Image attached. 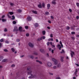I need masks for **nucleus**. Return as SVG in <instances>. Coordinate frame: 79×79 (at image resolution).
Returning a JSON list of instances; mask_svg holds the SVG:
<instances>
[{"label":"nucleus","mask_w":79,"mask_h":79,"mask_svg":"<svg viewBox=\"0 0 79 79\" xmlns=\"http://www.w3.org/2000/svg\"><path fill=\"white\" fill-rule=\"evenodd\" d=\"M27 73L28 75L31 74V76L29 77V78H32L34 77V72H32V70L31 69V68L28 67L27 69Z\"/></svg>","instance_id":"1"},{"label":"nucleus","mask_w":79,"mask_h":79,"mask_svg":"<svg viewBox=\"0 0 79 79\" xmlns=\"http://www.w3.org/2000/svg\"><path fill=\"white\" fill-rule=\"evenodd\" d=\"M45 39V36H43L38 38L37 40L38 41H40V40H42V39H43V40H44V39Z\"/></svg>","instance_id":"2"},{"label":"nucleus","mask_w":79,"mask_h":79,"mask_svg":"<svg viewBox=\"0 0 79 79\" xmlns=\"http://www.w3.org/2000/svg\"><path fill=\"white\" fill-rule=\"evenodd\" d=\"M52 60L54 62L55 64V65H56L58 64V61L54 58L52 59Z\"/></svg>","instance_id":"3"},{"label":"nucleus","mask_w":79,"mask_h":79,"mask_svg":"<svg viewBox=\"0 0 79 79\" xmlns=\"http://www.w3.org/2000/svg\"><path fill=\"white\" fill-rule=\"evenodd\" d=\"M27 20L28 21H31L32 20V18L31 17L29 16L27 17Z\"/></svg>","instance_id":"4"},{"label":"nucleus","mask_w":79,"mask_h":79,"mask_svg":"<svg viewBox=\"0 0 79 79\" xmlns=\"http://www.w3.org/2000/svg\"><path fill=\"white\" fill-rule=\"evenodd\" d=\"M18 31L19 30L18 29V27H14V29L13 30V32H15V31L17 32V31Z\"/></svg>","instance_id":"5"},{"label":"nucleus","mask_w":79,"mask_h":79,"mask_svg":"<svg viewBox=\"0 0 79 79\" xmlns=\"http://www.w3.org/2000/svg\"><path fill=\"white\" fill-rule=\"evenodd\" d=\"M28 45L29 47H31V48H33V47H34V45H33L31 43H29Z\"/></svg>","instance_id":"6"},{"label":"nucleus","mask_w":79,"mask_h":79,"mask_svg":"<svg viewBox=\"0 0 79 79\" xmlns=\"http://www.w3.org/2000/svg\"><path fill=\"white\" fill-rule=\"evenodd\" d=\"M64 56H60V60L62 62H63V61H64V60H63L64 59Z\"/></svg>","instance_id":"7"},{"label":"nucleus","mask_w":79,"mask_h":79,"mask_svg":"<svg viewBox=\"0 0 79 79\" xmlns=\"http://www.w3.org/2000/svg\"><path fill=\"white\" fill-rule=\"evenodd\" d=\"M71 56L72 58L73 57V55H74V52H72V51H71Z\"/></svg>","instance_id":"8"},{"label":"nucleus","mask_w":79,"mask_h":79,"mask_svg":"<svg viewBox=\"0 0 79 79\" xmlns=\"http://www.w3.org/2000/svg\"><path fill=\"white\" fill-rule=\"evenodd\" d=\"M47 65L49 67H50L51 66H52V63H51L48 62L47 64Z\"/></svg>","instance_id":"9"},{"label":"nucleus","mask_w":79,"mask_h":79,"mask_svg":"<svg viewBox=\"0 0 79 79\" xmlns=\"http://www.w3.org/2000/svg\"><path fill=\"white\" fill-rule=\"evenodd\" d=\"M57 47L59 49V50H61V45L60 44L57 45Z\"/></svg>","instance_id":"10"},{"label":"nucleus","mask_w":79,"mask_h":79,"mask_svg":"<svg viewBox=\"0 0 79 79\" xmlns=\"http://www.w3.org/2000/svg\"><path fill=\"white\" fill-rule=\"evenodd\" d=\"M40 50L41 53H45V51L43 49H40Z\"/></svg>","instance_id":"11"},{"label":"nucleus","mask_w":79,"mask_h":79,"mask_svg":"<svg viewBox=\"0 0 79 79\" xmlns=\"http://www.w3.org/2000/svg\"><path fill=\"white\" fill-rule=\"evenodd\" d=\"M47 6V8H48L47 9L48 10H49L50 8V4H48Z\"/></svg>","instance_id":"12"},{"label":"nucleus","mask_w":79,"mask_h":79,"mask_svg":"<svg viewBox=\"0 0 79 79\" xmlns=\"http://www.w3.org/2000/svg\"><path fill=\"white\" fill-rule=\"evenodd\" d=\"M19 30L20 32H22V27H19Z\"/></svg>","instance_id":"13"},{"label":"nucleus","mask_w":79,"mask_h":79,"mask_svg":"<svg viewBox=\"0 0 79 79\" xmlns=\"http://www.w3.org/2000/svg\"><path fill=\"white\" fill-rule=\"evenodd\" d=\"M38 7L39 8H42V6L41 4H39L38 5Z\"/></svg>","instance_id":"14"},{"label":"nucleus","mask_w":79,"mask_h":79,"mask_svg":"<svg viewBox=\"0 0 79 79\" xmlns=\"http://www.w3.org/2000/svg\"><path fill=\"white\" fill-rule=\"evenodd\" d=\"M34 26L35 27H37L39 26V24H38V23H35Z\"/></svg>","instance_id":"15"},{"label":"nucleus","mask_w":79,"mask_h":79,"mask_svg":"<svg viewBox=\"0 0 79 79\" xmlns=\"http://www.w3.org/2000/svg\"><path fill=\"white\" fill-rule=\"evenodd\" d=\"M77 71H78L77 69H76L75 70V71L74 72L75 75H76V74H77Z\"/></svg>","instance_id":"16"},{"label":"nucleus","mask_w":79,"mask_h":79,"mask_svg":"<svg viewBox=\"0 0 79 79\" xmlns=\"http://www.w3.org/2000/svg\"><path fill=\"white\" fill-rule=\"evenodd\" d=\"M32 13H34L35 14H37V12L36 11L33 10H32Z\"/></svg>","instance_id":"17"},{"label":"nucleus","mask_w":79,"mask_h":79,"mask_svg":"<svg viewBox=\"0 0 79 79\" xmlns=\"http://www.w3.org/2000/svg\"><path fill=\"white\" fill-rule=\"evenodd\" d=\"M36 62H37V63H40V64H42V62L40 61L39 60H36Z\"/></svg>","instance_id":"18"},{"label":"nucleus","mask_w":79,"mask_h":79,"mask_svg":"<svg viewBox=\"0 0 79 79\" xmlns=\"http://www.w3.org/2000/svg\"><path fill=\"white\" fill-rule=\"evenodd\" d=\"M45 3L43 2L42 3V6L43 8H45Z\"/></svg>","instance_id":"19"},{"label":"nucleus","mask_w":79,"mask_h":79,"mask_svg":"<svg viewBox=\"0 0 79 79\" xmlns=\"http://www.w3.org/2000/svg\"><path fill=\"white\" fill-rule=\"evenodd\" d=\"M65 53V52L64 49H62V52H60V53Z\"/></svg>","instance_id":"20"},{"label":"nucleus","mask_w":79,"mask_h":79,"mask_svg":"<svg viewBox=\"0 0 79 79\" xmlns=\"http://www.w3.org/2000/svg\"><path fill=\"white\" fill-rule=\"evenodd\" d=\"M2 22H6V19H2Z\"/></svg>","instance_id":"21"},{"label":"nucleus","mask_w":79,"mask_h":79,"mask_svg":"<svg viewBox=\"0 0 79 79\" xmlns=\"http://www.w3.org/2000/svg\"><path fill=\"white\" fill-rule=\"evenodd\" d=\"M57 68H60L61 67V64H59L57 66Z\"/></svg>","instance_id":"22"},{"label":"nucleus","mask_w":79,"mask_h":79,"mask_svg":"<svg viewBox=\"0 0 79 79\" xmlns=\"http://www.w3.org/2000/svg\"><path fill=\"white\" fill-rule=\"evenodd\" d=\"M9 14L10 15H13L14 13L12 12H9Z\"/></svg>","instance_id":"23"},{"label":"nucleus","mask_w":79,"mask_h":79,"mask_svg":"<svg viewBox=\"0 0 79 79\" xmlns=\"http://www.w3.org/2000/svg\"><path fill=\"white\" fill-rule=\"evenodd\" d=\"M12 18L11 19H12V20H13L15 19V16L13 15L12 16Z\"/></svg>","instance_id":"24"},{"label":"nucleus","mask_w":79,"mask_h":79,"mask_svg":"<svg viewBox=\"0 0 79 79\" xmlns=\"http://www.w3.org/2000/svg\"><path fill=\"white\" fill-rule=\"evenodd\" d=\"M11 50L12 52H15V49L13 48H11Z\"/></svg>","instance_id":"25"},{"label":"nucleus","mask_w":79,"mask_h":79,"mask_svg":"<svg viewBox=\"0 0 79 79\" xmlns=\"http://www.w3.org/2000/svg\"><path fill=\"white\" fill-rule=\"evenodd\" d=\"M45 15H49V12H46L45 13Z\"/></svg>","instance_id":"26"},{"label":"nucleus","mask_w":79,"mask_h":79,"mask_svg":"<svg viewBox=\"0 0 79 79\" xmlns=\"http://www.w3.org/2000/svg\"><path fill=\"white\" fill-rule=\"evenodd\" d=\"M3 57L2 56L0 57V61H1L2 60H3Z\"/></svg>","instance_id":"27"},{"label":"nucleus","mask_w":79,"mask_h":79,"mask_svg":"<svg viewBox=\"0 0 79 79\" xmlns=\"http://www.w3.org/2000/svg\"><path fill=\"white\" fill-rule=\"evenodd\" d=\"M10 5H11V6H13L15 5H14V4L12 3H10Z\"/></svg>","instance_id":"28"},{"label":"nucleus","mask_w":79,"mask_h":79,"mask_svg":"<svg viewBox=\"0 0 79 79\" xmlns=\"http://www.w3.org/2000/svg\"><path fill=\"white\" fill-rule=\"evenodd\" d=\"M18 12H19V13H21V12H22V10L20 9H19L18 10Z\"/></svg>","instance_id":"29"},{"label":"nucleus","mask_w":79,"mask_h":79,"mask_svg":"<svg viewBox=\"0 0 79 79\" xmlns=\"http://www.w3.org/2000/svg\"><path fill=\"white\" fill-rule=\"evenodd\" d=\"M69 29H70V27H69L68 26L66 27V29L67 30H69Z\"/></svg>","instance_id":"30"},{"label":"nucleus","mask_w":79,"mask_h":79,"mask_svg":"<svg viewBox=\"0 0 79 79\" xmlns=\"http://www.w3.org/2000/svg\"><path fill=\"white\" fill-rule=\"evenodd\" d=\"M52 4H53V5H55V4H56V2L55 1H52Z\"/></svg>","instance_id":"31"},{"label":"nucleus","mask_w":79,"mask_h":79,"mask_svg":"<svg viewBox=\"0 0 79 79\" xmlns=\"http://www.w3.org/2000/svg\"><path fill=\"white\" fill-rule=\"evenodd\" d=\"M43 34V35H45V31H42Z\"/></svg>","instance_id":"32"},{"label":"nucleus","mask_w":79,"mask_h":79,"mask_svg":"<svg viewBox=\"0 0 79 79\" xmlns=\"http://www.w3.org/2000/svg\"><path fill=\"white\" fill-rule=\"evenodd\" d=\"M13 23L14 24H16V21H14L13 22Z\"/></svg>","instance_id":"33"},{"label":"nucleus","mask_w":79,"mask_h":79,"mask_svg":"<svg viewBox=\"0 0 79 79\" xmlns=\"http://www.w3.org/2000/svg\"><path fill=\"white\" fill-rule=\"evenodd\" d=\"M34 55H38V53L37 52H34L33 53Z\"/></svg>","instance_id":"34"},{"label":"nucleus","mask_w":79,"mask_h":79,"mask_svg":"<svg viewBox=\"0 0 79 79\" xmlns=\"http://www.w3.org/2000/svg\"><path fill=\"white\" fill-rule=\"evenodd\" d=\"M71 34H72V35H73L74 34H75V32L72 31V32H71Z\"/></svg>","instance_id":"35"},{"label":"nucleus","mask_w":79,"mask_h":79,"mask_svg":"<svg viewBox=\"0 0 79 79\" xmlns=\"http://www.w3.org/2000/svg\"><path fill=\"white\" fill-rule=\"evenodd\" d=\"M5 43L6 44H9V43H10V42H9V41H8V40H6L5 42Z\"/></svg>","instance_id":"36"},{"label":"nucleus","mask_w":79,"mask_h":79,"mask_svg":"<svg viewBox=\"0 0 79 79\" xmlns=\"http://www.w3.org/2000/svg\"><path fill=\"white\" fill-rule=\"evenodd\" d=\"M4 31V32H7V31H8V30H7V29L5 28Z\"/></svg>","instance_id":"37"},{"label":"nucleus","mask_w":79,"mask_h":79,"mask_svg":"<svg viewBox=\"0 0 79 79\" xmlns=\"http://www.w3.org/2000/svg\"><path fill=\"white\" fill-rule=\"evenodd\" d=\"M3 50L4 52H8V50H7L6 49H4Z\"/></svg>","instance_id":"38"},{"label":"nucleus","mask_w":79,"mask_h":79,"mask_svg":"<svg viewBox=\"0 0 79 79\" xmlns=\"http://www.w3.org/2000/svg\"><path fill=\"white\" fill-rule=\"evenodd\" d=\"M16 41L17 42H19L20 41V40L19 39H17L16 40Z\"/></svg>","instance_id":"39"},{"label":"nucleus","mask_w":79,"mask_h":79,"mask_svg":"<svg viewBox=\"0 0 79 79\" xmlns=\"http://www.w3.org/2000/svg\"><path fill=\"white\" fill-rule=\"evenodd\" d=\"M7 15L8 17V18H11V17H10V15H9V14H7Z\"/></svg>","instance_id":"40"},{"label":"nucleus","mask_w":79,"mask_h":79,"mask_svg":"<svg viewBox=\"0 0 79 79\" xmlns=\"http://www.w3.org/2000/svg\"><path fill=\"white\" fill-rule=\"evenodd\" d=\"M30 58H31V59H34V56H30Z\"/></svg>","instance_id":"41"},{"label":"nucleus","mask_w":79,"mask_h":79,"mask_svg":"<svg viewBox=\"0 0 79 79\" xmlns=\"http://www.w3.org/2000/svg\"><path fill=\"white\" fill-rule=\"evenodd\" d=\"M0 41L1 42H3V39H1Z\"/></svg>","instance_id":"42"},{"label":"nucleus","mask_w":79,"mask_h":79,"mask_svg":"<svg viewBox=\"0 0 79 79\" xmlns=\"http://www.w3.org/2000/svg\"><path fill=\"white\" fill-rule=\"evenodd\" d=\"M77 6H79V3L78 2H77L76 3Z\"/></svg>","instance_id":"43"},{"label":"nucleus","mask_w":79,"mask_h":79,"mask_svg":"<svg viewBox=\"0 0 79 79\" xmlns=\"http://www.w3.org/2000/svg\"><path fill=\"white\" fill-rule=\"evenodd\" d=\"M6 61V59H4L2 60V62H5Z\"/></svg>","instance_id":"44"},{"label":"nucleus","mask_w":79,"mask_h":79,"mask_svg":"<svg viewBox=\"0 0 79 79\" xmlns=\"http://www.w3.org/2000/svg\"><path fill=\"white\" fill-rule=\"evenodd\" d=\"M29 33H27L26 34V36H27V37H28V36H29Z\"/></svg>","instance_id":"45"},{"label":"nucleus","mask_w":79,"mask_h":79,"mask_svg":"<svg viewBox=\"0 0 79 79\" xmlns=\"http://www.w3.org/2000/svg\"><path fill=\"white\" fill-rule=\"evenodd\" d=\"M48 23H49L50 24H51V23H52V22H51V21H50V20H48Z\"/></svg>","instance_id":"46"},{"label":"nucleus","mask_w":79,"mask_h":79,"mask_svg":"<svg viewBox=\"0 0 79 79\" xmlns=\"http://www.w3.org/2000/svg\"><path fill=\"white\" fill-rule=\"evenodd\" d=\"M69 11H70V12H72V10H71V9H69Z\"/></svg>","instance_id":"47"},{"label":"nucleus","mask_w":79,"mask_h":79,"mask_svg":"<svg viewBox=\"0 0 79 79\" xmlns=\"http://www.w3.org/2000/svg\"><path fill=\"white\" fill-rule=\"evenodd\" d=\"M51 19H54V17H53V16H51Z\"/></svg>","instance_id":"48"},{"label":"nucleus","mask_w":79,"mask_h":79,"mask_svg":"<svg viewBox=\"0 0 79 79\" xmlns=\"http://www.w3.org/2000/svg\"><path fill=\"white\" fill-rule=\"evenodd\" d=\"M47 45L48 46L49 45H50V43L49 42H48L47 43Z\"/></svg>","instance_id":"49"},{"label":"nucleus","mask_w":79,"mask_h":79,"mask_svg":"<svg viewBox=\"0 0 79 79\" xmlns=\"http://www.w3.org/2000/svg\"><path fill=\"white\" fill-rule=\"evenodd\" d=\"M79 16H76V19H79Z\"/></svg>","instance_id":"50"},{"label":"nucleus","mask_w":79,"mask_h":79,"mask_svg":"<svg viewBox=\"0 0 79 79\" xmlns=\"http://www.w3.org/2000/svg\"><path fill=\"white\" fill-rule=\"evenodd\" d=\"M25 28L27 29H28V26H26L25 27Z\"/></svg>","instance_id":"51"},{"label":"nucleus","mask_w":79,"mask_h":79,"mask_svg":"<svg viewBox=\"0 0 79 79\" xmlns=\"http://www.w3.org/2000/svg\"><path fill=\"white\" fill-rule=\"evenodd\" d=\"M15 65L14 64H13L11 65V67H15Z\"/></svg>","instance_id":"52"},{"label":"nucleus","mask_w":79,"mask_h":79,"mask_svg":"<svg viewBox=\"0 0 79 79\" xmlns=\"http://www.w3.org/2000/svg\"><path fill=\"white\" fill-rule=\"evenodd\" d=\"M5 15H3L2 17V18H5Z\"/></svg>","instance_id":"53"},{"label":"nucleus","mask_w":79,"mask_h":79,"mask_svg":"<svg viewBox=\"0 0 79 79\" xmlns=\"http://www.w3.org/2000/svg\"><path fill=\"white\" fill-rule=\"evenodd\" d=\"M49 74L50 75H52H52H53V73H49Z\"/></svg>","instance_id":"54"},{"label":"nucleus","mask_w":79,"mask_h":79,"mask_svg":"<svg viewBox=\"0 0 79 79\" xmlns=\"http://www.w3.org/2000/svg\"><path fill=\"white\" fill-rule=\"evenodd\" d=\"M50 37H53V34H50Z\"/></svg>","instance_id":"55"},{"label":"nucleus","mask_w":79,"mask_h":79,"mask_svg":"<svg viewBox=\"0 0 79 79\" xmlns=\"http://www.w3.org/2000/svg\"><path fill=\"white\" fill-rule=\"evenodd\" d=\"M56 79H60V77H56Z\"/></svg>","instance_id":"56"},{"label":"nucleus","mask_w":79,"mask_h":79,"mask_svg":"<svg viewBox=\"0 0 79 79\" xmlns=\"http://www.w3.org/2000/svg\"><path fill=\"white\" fill-rule=\"evenodd\" d=\"M54 52V50L53 49H52V53H53Z\"/></svg>","instance_id":"57"},{"label":"nucleus","mask_w":79,"mask_h":79,"mask_svg":"<svg viewBox=\"0 0 79 79\" xmlns=\"http://www.w3.org/2000/svg\"><path fill=\"white\" fill-rule=\"evenodd\" d=\"M24 55L21 56H20V57L21 58H23V57H24Z\"/></svg>","instance_id":"58"},{"label":"nucleus","mask_w":79,"mask_h":79,"mask_svg":"<svg viewBox=\"0 0 79 79\" xmlns=\"http://www.w3.org/2000/svg\"><path fill=\"white\" fill-rule=\"evenodd\" d=\"M77 66H79V65L78 64H75Z\"/></svg>","instance_id":"59"},{"label":"nucleus","mask_w":79,"mask_h":79,"mask_svg":"<svg viewBox=\"0 0 79 79\" xmlns=\"http://www.w3.org/2000/svg\"><path fill=\"white\" fill-rule=\"evenodd\" d=\"M47 28L48 29H50V27H47Z\"/></svg>","instance_id":"60"},{"label":"nucleus","mask_w":79,"mask_h":79,"mask_svg":"<svg viewBox=\"0 0 79 79\" xmlns=\"http://www.w3.org/2000/svg\"><path fill=\"white\" fill-rule=\"evenodd\" d=\"M53 68H54V69H56V66H54L53 67Z\"/></svg>","instance_id":"61"},{"label":"nucleus","mask_w":79,"mask_h":79,"mask_svg":"<svg viewBox=\"0 0 79 79\" xmlns=\"http://www.w3.org/2000/svg\"><path fill=\"white\" fill-rule=\"evenodd\" d=\"M49 44H50V45H52V42H50Z\"/></svg>","instance_id":"62"},{"label":"nucleus","mask_w":79,"mask_h":79,"mask_svg":"<svg viewBox=\"0 0 79 79\" xmlns=\"http://www.w3.org/2000/svg\"><path fill=\"white\" fill-rule=\"evenodd\" d=\"M60 44L61 45H62V42H61V41H60Z\"/></svg>","instance_id":"63"},{"label":"nucleus","mask_w":79,"mask_h":79,"mask_svg":"<svg viewBox=\"0 0 79 79\" xmlns=\"http://www.w3.org/2000/svg\"><path fill=\"white\" fill-rule=\"evenodd\" d=\"M56 42H58V39H56Z\"/></svg>","instance_id":"64"}]
</instances>
